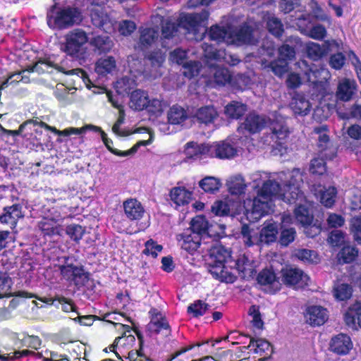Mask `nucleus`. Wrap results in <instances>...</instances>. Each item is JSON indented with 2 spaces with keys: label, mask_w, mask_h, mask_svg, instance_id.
Instances as JSON below:
<instances>
[{
  "label": "nucleus",
  "mask_w": 361,
  "mask_h": 361,
  "mask_svg": "<svg viewBox=\"0 0 361 361\" xmlns=\"http://www.w3.org/2000/svg\"><path fill=\"white\" fill-rule=\"evenodd\" d=\"M230 257V252L218 243L212 246L209 250L207 263L210 267L209 271L216 279L226 283H233L235 279V276L233 274L226 270L225 264L229 262Z\"/></svg>",
  "instance_id": "nucleus-1"
},
{
  "label": "nucleus",
  "mask_w": 361,
  "mask_h": 361,
  "mask_svg": "<svg viewBox=\"0 0 361 361\" xmlns=\"http://www.w3.org/2000/svg\"><path fill=\"white\" fill-rule=\"evenodd\" d=\"M47 18L49 27L61 30L79 24L82 16L77 8L68 6L56 9V6H53L47 12Z\"/></svg>",
  "instance_id": "nucleus-2"
},
{
  "label": "nucleus",
  "mask_w": 361,
  "mask_h": 361,
  "mask_svg": "<svg viewBox=\"0 0 361 361\" xmlns=\"http://www.w3.org/2000/svg\"><path fill=\"white\" fill-rule=\"evenodd\" d=\"M314 133L319 135L318 147L320 149V153L322 157H315L311 160L310 165V171L313 174L322 175L326 171V163L323 159H331L335 155L334 147H331V144L329 142V137L325 133L326 126L315 128Z\"/></svg>",
  "instance_id": "nucleus-3"
},
{
  "label": "nucleus",
  "mask_w": 361,
  "mask_h": 361,
  "mask_svg": "<svg viewBox=\"0 0 361 361\" xmlns=\"http://www.w3.org/2000/svg\"><path fill=\"white\" fill-rule=\"evenodd\" d=\"M302 183V176L300 171L298 169L293 170L280 199L289 204H295L296 205L305 202L306 197L301 190Z\"/></svg>",
  "instance_id": "nucleus-4"
},
{
  "label": "nucleus",
  "mask_w": 361,
  "mask_h": 361,
  "mask_svg": "<svg viewBox=\"0 0 361 361\" xmlns=\"http://www.w3.org/2000/svg\"><path fill=\"white\" fill-rule=\"evenodd\" d=\"M55 69L59 72H61L66 75H78L81 73L82 78L85 80L87 74L80 68L69 69L64 60L57 62L52 60L51 57L39 59L35 64L30 67L27 71L29 72H37L38 73H51L52 70Z\"/></svg>",
  "instance_id": "nucleus-5"
},
{
  "label": "nucleus",
  "mask_w": 361,
  "mask_h": 361,
  "mask_svg": "<svg viewBox=\"0 0 361 361\" xmlns=\"http://www.w3.org/2000/svg\"><path fill=\"white\" fill-rule=\"evenodd\" d=\"M87 33L80 29H75L66 35V43L62 50L68 55L80 58L84 54L83 46L87 42Z\"/></svg>",
  "instance_id": "nucleus-6"
},
{
  "label": "nucleus",
  "mask_w": 361,
  "mask_h": 361,
  "mask_svg": "<svg viewBox=\"0 0 361 361\" xmlns=\"http://www.w3.org/2000/svg\"><path fill=\"white\" fill-rule=\"evenodd\" d=\"M90 4V18L92 24L105 32H111L114 28V22L104 11L103 5L106 0H88Z\"/></svg>",
  "instance_id": "nucleus-7"
},
{
  "label": "nucleus",
  "mask_w": 361,
  "mask_h": 361,
  "mask_svg": "<svg viewBox=\"0 0 361 361\" xmlns=\"http://www.w3.org/2000/svg\"><path fill=\"white\" fill-rule=\"evenodd\" d=\"M209 16V13L206 9L200 13L185 14L180 17L178 27L188 33L196 35L200 27L206 26Z\"/></svg>",
  "instance_id": "nucleus-8"
},
{
  "label": "nucleus",
  "mask_w": 361,
  "mask_h": 361,
  "mask_svg": "<svg viewBox=\"0 0 361 361\" xmlns=\"http://www.w3.org/2000/svg\"><path fill=\"white\" fill-rule=\"evenodd\" d=\"M270 133H267L264 137V142L274 147L281 146L289 135V130L285 122L282 120L274 121L269 127Z\"/></svg>",
  "instance_id": "nucleus-9"
},
{
  "label": "nucleus",
  "mask_w": 361,
  "mask_h": 361,
  "mask_svg": "<svg viewBox=\"0 0 361 361\" xmlns=\"http://www.w3.org/2000/svg\"><path fill=\"white\" fill-rule=\"evenodd\" d=\"M282 281L284 284L295 288H302L308 285L310 277L301 269L289 268L281 271Z\"/></svg>",
  "instance_id": "nucleus-10"
},
{
  "label": "nucleus",
  "mask_w": 361,
  "mask_h": 361,
  "mask_svg": "<svg viewBox=\"0 0 361 361\" xmlns=\"http://www.w3.org/2000/svg\"><path fill=\"white\" fill-rule=\"evenodd\" d=\"M228 44L241 45L243 44H254L257 42L255 33L251 27L245 25L234 30H230Z\"/></svg>",
  "instance_id": "nucleus-11"
},
{
  "label": "nucleus",
  "mask_w": 361,
  "mask_h": 361,
  "mask_svg": "<svg viewBox=\"0 0 361 361\" xmlns=\"http://www.w3.org/2000/svg\"><path fill=\"white\" fill-rule=\"evenodd\" d=\"M268 123V120L264 116L256 114L255 113L249 114L243 123L238 127V131L244 133L245 131L254 134L263 129Z\"/></svg>",
  "instance_id": "nucleus-12"
},
{
  "label": "nucleus",
  "mask_w": 361,
  "mask_h": 361,
  "mask_svg": "<svg viewBox=\"0 0 361 361\" xmlns=\"http://www.w3.org/2000/svg\"><path fill=\"white\" fill-rule=\"evenodd\" d=\"M338 47V44L334 39L326 40L322 45L311 42L306 44V51L309 58L317 61L329 51H332V47L337 48Z\"/></svg>",
  "instance_id": "nucleus-13"
},
{
  "label": "nucleus",
  "mask_w": 361,
  "mask_h": 361,
  "mask_svg": "<svg viewBox=\"0 0 361 361\" xmlns=\"http://www.w3.org/2000/svg\"><path fill=\"white\" fill-rule=\"evenodd\" d=\"M97 129L101 133L102 140L105 145L106 146V147L108 148V149L117 156L126 157L132 155L137 151L140 146L149 145L152 142L153 138V133L150 130H147V132L149 134L150 137L149 140L140 141L137 143H136L130 149L124 152H121L116 149H113L111 147V145L112 144V141L107 137L106 134L104 131H102L100 128H97ZM142 130H147L146 128H140L137 130V132H141Z\"/></svg>",
  "instance_id": "nucleus-14"
},
{
  "label": "nucleus",
  "mask_w": 361,
  "mask_h": 361,
  "mask_svg": "<svg viewBox=\"0 0 361 361\" xmlns=\"http://www.w3.org/2000/svg\"><path fill=\"white\" fill-rule=\"evenodd\" d=\"M64 279L73 281L75 286H83L88 281V275L82 267L68 264L61 269Z\"/></svg>",
  "instance_id": "nucleus-15"
},
{
  "label": "nucleus",
  "mask_w": 361,
  "mask_h": 361,
  "mask_svg": "<svg viewBox=\"0 0 361 361\" xmlns=\"http://www.w3.org/2000/svg\"><path fill=\"white\" fill-rule=\"evenodd\" d=\"M307 80L313 87L316 88L319 92H322L326 90L328 79L330 78L329 71L325 68L310 69L305 73Z\"/></svg>",
  "instance_id": "nucleus-16"
},
{
  "label": "nucleus",
  "mask_w": 361,
  "mask_h": 361,
  "mask_svg": "<svg viewBox=\"0 0 361 361\" xmlns=\"http://www.w3.org/2000/svg\"><path fill=\"white\" fill-rule=\"evenodd\" d=\"M272 201L259 192L252 203V214L254 215V219H259L265 214L272 211Z\"/></svg>",
  "instance_id": "nucleus-17"
},
{
  "label": "nucleus",
  "mask_w": 361,
  "mask_h": 361,
  "mask_svg": "<svg viewBox=\"0 0 361 361\" xmlns=\"http://www.w3.org/2000/svg\"><path fill=\"white\" fill-rule=\"evenodd\" d=\"M237 154V149L230 143L223 141L211 145L210 155L219 159H231Z\"/></svg>",
  "instance_id": "nucleus-18"
},
{
  "label": "nucleus",
  "mask_w": 361,
  "mask_h": 361,
  "mask_svg": "<svg viewBox=\"0 0 361 361\" xmlns=\"http://www.w3.org/2000/svg\"><path fill=\"white\" fill-rule=\"evenodd\" d=\"M305 318L311 326H321L328 319L327 311L321 306H312L307 309Z\"/></svg>",
  "instance_id": "nucleus-19"
},
{
  "label": "nucleus",
  "mask_w": 361,
  "mask_h": 361,
  "mask_svg": "<svg viewBox=\"0 0 361 361\" xmlns=\"http://www.w3.org/2000/svg\"><path fill=\"white\" fill-rule=\"evenodd\" d=\"M355 90L356 85L353 80L342 79L338 83L336 97L342 102H348L355 94Z\"/></svg>",
  "instance_id": "nucleus-20"
},
{
  "label": "nucleus",
  "mask_w": 361,
  "mask_h": 361,
  "mask_svg": "<svg viewBox=\"0 0 361 361\" xmlns=\"http://www.w3.org/2000/svg\"><path fill=\"white\" fill-rule=\"evenodd\" d=\"M352 346L353 344L350 337L344 334H340L332 338L330 343L331 351L340 355L348 353Z\"/></svg>",
  "instance_id": "nucleus-21"
},
{
  "label": "nucleus",
  "mask_w": 361,
  "mask_h": 361,
  "mask_svg": "<svg viewBox=\"0 0 361 361\" xmlns=\"http://www.w3.org/2000/svg\"><path fill=\"white\" fill-rule=\"evenodd\" d=\"M344 320L346 325L353 330H356L357 326L361 327V300L349 307L344 315Z\"/></svg>",
  "instance_id": "nucleus-22"
},
{
  "label": "nucleus",
  "mask_w": 361,
  "mask_h": 361,
  "mask_svg": "<svg viewBox=\"0 0 361 361\" xmlns=\"http://www.w3.org/2000/svg\"><path fill=\"white\" fill-rule=\"evenodd\" d=\"M125 214L130 220H137L142 217L145 210L141 203L135 199H128L123 202Z\"/></svg>",
  "instance_id": "nucleus-23"
},
{
  "label": "nucleus",
  "mask_w": 361,
  "mask_h": 361,
  "mask_svg": "<svg viewBox=\"0 0 361 361\" xmlns=\"http://www.w3.org/2000/svg\"><path fill=\"white\" fill-rule=\"evenodd\" d=\"M218 116L219 114L212 105H207L199 108L194 115V117L199 123L206 125L214 123Z\"/></svg>",
  "instance_id": "nucleus-24"
},
{
  "label": "nucleus",
  "mask_w": 361,
  "mask_h": 361,
  "mask_svg": "<svg viewBox=\"0 0 361 361\" xmlns=\"http://www.w3.org/2000/svg\"><path fill=\"white\" fill-rule=\"evenodd\" d=\"M90 44L94 47V51L99 54L110 51L114 45L112 39L107 35L94 37L90 39Z\"/></svg>",
  "instance_id": "nucleus-25"
},
{
  "label": "nucleus",
  "mask_w": 361,
  "mask_h": 361,
  "mask_svg": "<svg viewBox=\"0 0 361 361\" xmlns=\"http://www.w3.org/2000/svg\"><path fill=\"white\" fill-rule=\"evenodd\" d=\"M159 37V32L154 28H144L140 31L137 47L145 50L151 47Z\"/></svg>",
  "instance_id": "nucleus-26"
},
{
  "label": "nucleus",
  "mask_w": 361,
  "mask_h": 361,
  "mask_svg": "<svg viewBox=\"0 0 361 361\" xmlns=\"http://www.w3.org/2000/svg\"><path fill=\"white\" fill-rule=\"evenodd\" d=\"M278 234V225L274 221L264 224V226L259 232L260 243L269 244L276 240Z\"/></svg>",
  "instance_id": "nucleus-27"
},
{
  "label": "nucleus",
  "mask_w": 361,
  "mask_h": 361,
  "mask_svg": "<svg viewBox=\"0 0 361 361\" xmlns=\"http://www.w3.org/2000/svg\"><path fill=\"white\" fill-rule=\"evenodd\" d=\"M4 212L0 216V221L3 224L16 226L18 219L23 217L21 207L18 204L5 207Z\"/></svg>",
  "instance_id": "nucleus-28"
},
{
  "label": "nucleus",
  "mask_w": 361,
  "mask_h": 361,
  "mask_svg": "<svg viewBox=\"0 0 361 361\" xmlns=\"http://www.w3.org/2000/svg\"><path fill=\"white\" fill-rule=\"evenodd\" d=\"M239 276L245 280L253 279L256 270L250 261L245 256L239 258L235 262Z\"/></svg>",
  "instance_id": "nucleus-29"
},
{
  "label": "nucleus",
  "mask_w": 361,
  "mask_h": 361,
  "mask_svg": "<svg viewBox=\"0 0 361 361\" xmlns=\"http://www.w3.org/2000/svg\"><path fill=\"white\" fill-rule=\"evenodd\" d=\"M178 240H183L181 247L188 252L192 253L196 251L201 245L202 238L199 235L180 234L178 235Z\"/></svg>",
  "instance_id": "nucleus-30"
},
{
  "label": "nucleus",
  "mask_w": 361,
  "mask_h": 361,
  "mask_svg": "<svg viewBox=\"0 0 361 361\" xmlns=\"http://www.w3.org/2000/svg\"><path fill=\"white\" fill-rule=\"evenodd\" d=\"M294 216L295 220L303 226L311 224L313 220V215L307 202L297 206L294 210Z\"/></svg>",
  "instance_id": "nucleus-31"
},
{
  "label": "nucleus",
  "mask_w": 361,
  "mask_h": 361,
  "mask_svg": "<svg viewBox=\"0 0 361 361\" xmlns=\"http://www.w3.org/2000/svg\"><path fill=\"white\" fill-rule=\"evenodd\" d=\"M170 197L176 205H185L191 200L192 193L185 188L175 187L170 192Z\"/></svg>",
  "instance_id": "nucleus-32"
},
{
  "label": "nucleus",
  "mask_w": 361,
  "mask_h": 361,
  "mask_svg": "<svg viewBox=\"0 0 361 361\" xmlns=\"http://www.w3.org/2000/svg\"><path fill=\"white\" fill-rule=\"evenodd\" d=\"M211 145L204 144L198 145L196 142H190L187 143L185 149V154L188 158L195 159L201 155L210 154Z\"/></svg>",
  "instance_id": "nucleus-33"
},
{
  "label": "nucleus",
  "mask_w": 361,
  "mask_h": 361,
  "mask_svg": "<svg viewBox=\"0 0 361 361\" xmlns=\"http://www.w3.org/2000/svg\"><path fill=\"white\" fill-rule=\"evenodd\" d=\"M208 67L210 68L211 73L213 74L214 82L219 85H224L229 82L231 75L226 68H221L216 63L208 62Z\"/></svg>",
  "instance_id": "nucleus-34"
},
{
  "label": "nucleus",
  "mask_w": 361,
  "mask_h": 361,
  "mask_svg": "<svg viewBox=\"0 0 361 361\" xmlns=\"http://www.w3.org/2000/svg\"><path fill=\"white\" fill-rule=\"evenodd\" d=\"M283 189L279 183L273 180H267L262 185L259 192L271 200L273 197L281 198Z\"/></svg>",
  "instance_id": "nucleus-35"
},
{
  "label": "nucleus",
  "mask_w": 361,
  "mask_h": 361,
  "mask_svg": "<svg viewBox=\"0 0 361 361\" xmlns=\"http://www.w3.org/2000/svg\"><path fill=\"white\" fill-rule=\"evenodd\" d=\"M149 103L147 94L140 90L133 91L130 95V107L135 110L141 111L146 109Z\"/></svg>",
  "instance_id": "nucleus-36"
},
{
  "label": "nucleus",
  "mask_w": 361,
  "mask_h": 361,
  "mask_svg": "<svg viewBox=\"0 0 361 361\" xmlns=\"http://www.w3.org/2000/svg\"><path fill=\"white\" fill-rule=\"evenodd\" d=\"M240 233L246 245L250 247L260 243L259 232L253 226L243 224L241 227Z\"/></svg>",
  "instance_id": "nucleus-37"
},
{
  "label": "nucleus",
  "mask_w": 361,
  "mask_h": 361,
  "mask_svg": "<svg viewBox=\"0 0 361 361\" xmlns=\"http://www.w3.org/2000/svg\"><path fill=\"white\" fill-rule=\"evenodd\" d=\"M290 107L295 114L305 116L310 111L311 104L302 96H296L293 98Z\"/></svg>",
  "instance_id": "nucleus-38"
},
{
  "label": "nucleus",
  "mask_w": 361,
  "mask_h": 361,
  "mask_svg": "<svg viewBox=\"0 0 361 361\" xmlns=\"http://www.w3.org/2000/svg\"><path fill=\"white\" fill-rule=\"evenodd\" d=\"M147 330L152 333L159 334L162 330L169 331V325L161 313H157L152 317L150 322L147 326Z\"/></svg>",
  "instance_id": "nucleus-39"
},
{
  "label": "nucleus",
  "mask_w": 361,
  "mask_h": 361,
  "mask_svg": "<svg viewBox=\"0 0 361 361\" xmlns=\"http://www.w3.org/2000/svg\"><path fill=\"white\" fill-rule=\"evenodd\" d=\"M209 223L202 216H197L191 221L190 229L194 235H199L202 238L207 235Z\"/></svg>",
  "instance_id": "nucleus-40"
},
{
  "label": "nucleus",
  "mask_w": 361,
  "mask_h": 361,
  "mask_svg": "<svg viewBox=\"0 0 361 361\" xmlns=\"http://www.w3.org/2000/svg\"><path fill=\"white\" fill-rule=\"evenodd\" d=\"M168 121L171 124H180L186 120L188 115L185 109L178 105H173L167 113Z\"/></svg>",
  "instance_id": "nucleus-41"
},
{
  "label": "nucleus",
  "mask_w": 361,
  "mask_h": 361,
  "mask_svg": "<svg viewBox=\"0 0 361 361\" xmlns=\"http://www.w3.org/2000/svg\"><path fill=\"white\" fill-rule=\"evenodd\" d=\"M228 191L235 195H240L245 192L246 184L240 175L231 177L226 183Z\"/></svg>",
  "instance_id": "nucleus-42"
},
{
  "label": "nucleus",
  "mask_w": 361,
  "mask_h": 361,
  "mask_svg": "<svg viewBox=\"0 0 361 361\" xmlns=\"http://www.w3.org/2000/svg\"><path fill=\"white\" fill-rule=\"evenodd\" d=\"M199 186L205 192L213 194L219 190L221 182L214 176H206L199 182Z\"/></svg>",
  "instance_id": "nucleus-43"
},
{
  "label": "nucleus",
  "mask_w": 361,
  "mask_h": 361,
  "mask_svg": "<svg viewBox=\"0 0 361 361\" xmlns=\"http://www.w3.org/2000/svg\"><path fill=\"white\" fill-rule=\"evenodd\" d=\"M247 111V106L238 102H232L225 107V114L231 118L238 119Z\"/></svg>",
  "instance_id": "nucleus-44"
},
{
  "label": "nucleus",
  "mask_w": 361,
  "mask_h": 361,
  "mask_svg": "<svg viewBox=\"0 0 361 361\" xmlns=\"http://www.w3.org/2000/svg\"><path fill=\"white\" fill-rule=\"evenodd\" d=\"M264 19L267 21V27L269 32L276 37H281L283 32V25L281 21L274 16L269 14L267 17H264Z\"/></svg>",
  "instance_id": "nucleus-45"
},
{
  "label": "nucleus",
  "mask_w": 361,
  "mask_h": 361,
  "mask_svg": "<svg viewBox=\"0 0 361 361\" xmlns=\"http://www.w3.org/2000/svg\"><path fill=\"white\" fill-rule=\"evenodd\" d=\"M209 35L212 40L218 42H224L228 44L227 39H229L228 37H230V30L218 25L212 26L210 28Z\"/></svg>",
  "instance_id": "nucleus-46"
},
{
  "label": "nucleus",
  "mask_w": 361,
  "mask_h": 361,
  "mask_svg": "<svg viewBox=\"0 0 361 361\" xmlns=\"http://www.w3.org/2000/svg\"><path fill=\"white\" fill-rule=\"evenodd\" d=\"M116 68V61L112 56L99 59L95 65V71L100 75L111 72Z\"/></svg>",
  "instance_id": "nucleus-47"
},
{
  "label": "nucleus",
  "mask_w": 361,
  "mask_h": 361,
  "mask_svg": "<svg viewBox=\"0 0 361 361\" xmlns=\"http://www.w3.org/2000/svg\"><path fill=\"white\" fill-rule=\"evenodd\" d=\"M135 80L130 77L124 76L117 80L115 87L118 94H129L135 88Z\"/></svg>",
  "instance_id": "nucleus-48"
},
{
  "label": "nucleus",
  "mask_w": 361,
  "mask_h": 361,
  "mask_svg": "<svg viewBox=\"0 0 361 361\" xmlns=\"http://www.w3.org/2000/svg\"><path fill=\"white\" fill-rule=\"evenodd\" d=\"M334 296L339 300L349 299L353 293V288L348 283H339L334 288Z\"/></svg>",
  "instance_id": "nucleus-49"
},
{
  "label": "nucleus",
  "mask_w": 361,
  "mask_h": 361,
  "mask_svg": "<svg viewBox=\"0 0 361 361\" xmlns=\"http://www.w3.org/2000/svg\"><path fill=\"white\" fill-rule=\"evenodd\" d=\"M358 250L353 246H345L338 254V260L343 263H350L357 256Z\"/></svg>",
  "instance_id": "nucleus-50"
},
{
  "label": "nucleus",
  "mask_w": 361,
  "mask_h": 361,
  "mask_svg": "<svg viewBox=\"0 0 361 361\" xmlns=\"http://www.w3.org/2000/svg\"><path fill=\"white\" fill-rule=\"evenodd\" d=\"M106 96L108 97L109 101L112 104V105L118 108L119 109V116L116 121V122L114 123V125L112 127V130L114 133L118 135H125V134L121 133L119 131L120 126L124 122L125 118V113L123 108H121L116 102L113 99V96L111 92H107Z\"/></svg>",
  "instance_id": "nucleus-51"
},
{
  "label": "nucleus",
  "mask_w": 361,
  "mask_h": 361,
  "mask_svg": "<svg viewBox=\"0 0 361 361\" xmlns=\"http://www.w3.org/2000/svg\"><path fill=\"white\" fill-rule=\"evenodd\" d=\"M265 67L269 68L276 75L281 77L288 71V62L279 58L270 62Z\"/></svg>",
  "instance_id": "nucleus-52"
},
{
  "label": "nucleus",
  "mask_w": 361,
  "mask_h": 361,
  "mask_svg": "<svg viewBox=\"0 0 361 361\" xmlns=\"http://www.w3.org/2000/svg\"><path fill=\"white\" fill-rule=\"evenodd\" d=\"M255 350L257 353L263 352L266 355H271L273 353V348L270 343L264 339H254L251 338L250 341V345L247 347V348H250L251 345H255Z\"/></svg>",
  "instance_id": "nucleus-53"
},
{
  "label": "nucleus",
  "mask_w": 361,
  "mask_h": 361,
  "mask_svg": "<svg viewBox=\"0 0 361 361\" xmlns=\"http://www.w3.org/2000/svg\"><path fill=\"white\" fill-rule=\"evenodd\" d=\"M320 192V202L326 207H331L335 202L336 195V190L334 187H329L324 191L322 190Z\"/></svg>",
  "instance_id": "nucleus-54"
},
{
  "label": "nucleus",
  "mask_w": 361,
  "mask_h": 361,
  "mask_svg": "<svg viewBox=\"0 0 361 361\" xmlns=\"http://www.w3.org/2000/svg\"><path fill=\"white\" fill-rule=\"evenodd\" d=\"M39 227L44 235L59 234V228L52 219H44L39 223Z\"/></svg>",
  "instance_id": "nucleus-55"
},
{
  "label": "nucleus",
  "mask_w": 361,
  "mask_h": 361,
  "mask_svg": "<svg viewBox=\"0 0 361 361\" xmlns=\"http://www.w3.org/2000/svg\"><path fill=\"white\" fill-rule=\"evenodd\" d=\"M201 64L199 61H190L185 62L183 66V74L189 78L197 75L200 73Z\"/></svg>",
  "instance_id": "nucleus-56"
},
{
  "label": "nucleus",
  "mask_w": 361,
  "mask_h": 361,
  "mask_svg": "<svg viewBox=\"0 0 361 361\" xmlns=\"http://www.w3.org/2000/svg\"><path fill=\"white\" fill-rule=\"evenodd\" d=\"M257 280L261 285H272L274 286L277 283L276 280V275L271 270L263 269L259 273Z\"/></svg>",
  "instance_id": "nucleus-57"
},
{
  "label": "nucleus",
  "mask_w": 361,
  "mask_h": 361,
  "mask_svg": "<svg viewBox=\"0 0 361 361\" xmlns=\"http://www.w3.org/2000/svg\"><path fill=\"white\" fill-rule=\"evenodd\" d=\"M209 305L199 300L191 304L188 307V312L192 313L194 317L203 315L209 308Z\"/></svg>",
  "instance_id": "nucleus-58"
},
{
  "label": "nucleus",
  "mask_w": 361,
  "mask_h": 361,
  "mask_svg": "<svg viewBox=\"0 0 361 361\" xmlns=\"http://www.w3.org/2000/svg\"><path fill=\"white\" fill-rule=\"evenodd\" d=\"M202 49L204 51V55L206 59H207V64L208 65V62L215 63L218 62L219 56L218 54L219 53V49H216L212 45L209 44L207 43H204L202 45Z\"/></svg>",
  "instance_id": "nucleus-59"
},
{
  "label": "nucleus",
  "mask_w": 361,
  "mask_h": 361,
  "mask_svg": "<svg viewBox=\"0 0 361 361\" xmlns=\"http://www.w3.org/2000/svg\"><path fill=\"white\" fill-rule=\"evenodd\" d=\"M11 285L10 278L6 274L0 272V298L12 295L9 292Z\"/></svg>",
  "instance_id": "nucleus-60"
},
{
  "label": "nucleus",
  "mask_w": 361,
  "mask_h": 361,
  "mask_svg": "<svg viewBox=\"0 0 361 361\" xmlns=\"http://www.w3.org/2000/svg\"><path fill=\"white\" fill-rule=\"evenodd\" d=\"M212 212L216 216H228L230 213L229 205L223 201H216L212 206Z\"/></svg>",
  "instance_id": "nucleus-61"
},
{
  "label": "nucleus",
  "mask_w": 361,
  "mask_h": 361,
  "mask_svg": "<svg viewBox=\"0 0 361 361\" xmlns=\"http://www.w3.org/2000/svg\"><path fill=\"white\" fill-rule=\"evenodd\" d=\"M178 25L177 26L174 23L166 20L162 25V36L165 39H170L176 35L178 32Z\"/></svg>",
  "instance_id": "nucleus-62"
},
{
  "label": "nucleus",
  "mask_w": 361,
  "mask_h": 361,
  "mask_svg": "<svg viewBox=\"0 0 361 361\" xmlns=\"http://www.w3.org/2000/svg\"><path fill=\"white\" fill-rule=\"evenodd\" d=\"M326 27L321 24H317L309 30L308 36L314 39L322 40L326 36Z\"/></svg>",
  "instance_id": "nucleus-63"
},
{
  "label": "nucleus",
  "mask_w": 361,
  "mask_h": 361,
  "mask_svg": "<svg viewBox=\"0 0 361 361\" xmlns=\"http://www.w3.org/2000/svg\"><path fill=\"white\" fill-rule=\"evenodd\" d=\"M84 233L85 229L80 225L72 224L66 228V233L76 242L82 238Z\"/></svg>",
  "instance_id": "nucleus-64"
}]
</instances>
